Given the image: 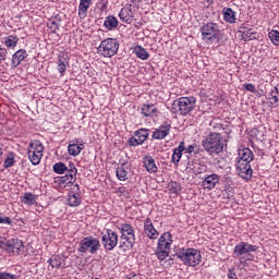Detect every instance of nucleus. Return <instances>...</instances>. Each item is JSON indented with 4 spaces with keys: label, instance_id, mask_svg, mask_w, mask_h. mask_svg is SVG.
<instances>
[{
    "label": "nucleus",
    "instance_id": "45",
    "mask_svg": "<svg viewBox=\"0 0 279 279\" xmlns=\"http://www.w3.org/2000/svg\"><path fill=\"white\" fill-rule=\"evenodd\" d=\"M252 34H254V33H251L250 31H244V32H242V38H243V40H245V41L251 40Z\"/></svg>",
    "mask_w": 279,
    "mask_h": 279
},
{
    "label": "nucleus",
    "instance_id": "53",
    "mask_svg": "<svg viewBox=\"0 0 279 279\" xmlns=\"http://www.w3.org/2000/svg\"><path fill=\"white\" fill-rule=\"evenodd\" d=\"M0 247H5V242L0 240Z\"/></svg>",
    "mask_w": 279,
    "mask_h": 279
},
{
    "label": "nucleus",
    "instance_id": "27",
    "mask_svg": "<svg viewBox=\"0 0 279 279\" xmlns=\"http://www.w3.org/2000/svg\"><path fill=\"white\" fill-rule=\"evenodd\" d=\"M48 263L52 269H60L62 267V257L60 255H52Z\"/></svg>",
    "mask_w": 279,
    "mask_h": 279
},
{
    "label": "nucleus",
    "instance_id": "4",
    "mask_svg": "<svg viewBox=\"0 0 279 279\" xmlns=\"http://www.w3.org/2000/svg\"><path fill=\"white\" fill-rule=\"evenodd\" d=\"M173 256L180 258L187 267H197L202 263V253L195 248H179Z\"/></svg>",
    "mask_w": 279,
    "mask_h": 279
},
{
    "label": "nucleus",
    "instance_id": "15",
    "mask_svg": "<svg viewBox=\"0 0 279 279\" xmlns=\"http://www.w3.org/2000/svg\"><path fill=\"white\" fill-rule=\"evenodd\" d=\"M169 132H171V124H167L165 122L154 131L153 138L156 141H162V138H167V136H169Z\"/></svg>",
    "mask_w": 279,
    "mask_h": 279
},
{
    "label": "nucleus",
    "instance_id": "31",
    "mask_svg": "<svg viewBox=\"0 0 279 279\" xmlns=\"http://www.w3.org/2000/svg\"><path fill=\"white\" fill-rule=\"evenodd\" d=\"M69 206H80L82 204V198L80 194L70 193L68 198Z\"/></svg>",
    "mask_w": 279,
    "mask_h": 279
},
{
    "label": "nucleus",
    "instance_id": "10",
    "mask_svg": "<svg viewBox=\"0 0 279 279\" xmlns=\"http://www.w3.org/2000/svg\"><path fill=\"white\" fill-rule=\"evenodd\" d=\"M119 244V235L114 231L108 229L107 234L102 236V245L109 252L117 247Z\"/></svg>",
    "mask_w": 279,
    "mask_h": 279
},
{
    "label": "nucleus",
    "instance_id": "55",
    "mask_svg": "<svg viewBox=\"0 0 279 279\" xmlns=\"http://www.w3.org/2000/svg\"><path fill=\"white\" fill-rule=\"evenodd\" d=\"M75 186H76L77 189H80V185H78V184H75Z\"/></svg>",
    "mask_w": 279,
    "mask_h": 279
},
{
    "label": "nucleus",
    "instance_id": "39",
    "mask_svg": "<svg viewBox=\"0 0 279 279\" xmlns=\"http://www.w3.org/2000/svg\"><path fill=\"white\" fill-rule=\"evenodd\" d=\"M208 168L206 167V165H202V163H194V168L193 171L196 175H199V173H206V170Z\"/></svg>",
    "mask_w": 279,
    "mask_h": 279
},
{
    "label": "nucleus",
    "instance_id": "32",
    "mask_svg": "<svg viewBox=\"0 0 279 279\" xmlns=\"http://www.w3.org/2000/svg\"><path fill=\"white\" fill-rule=\"evenodd\" d=\"M60 23H62V20L60 17L56 16L54 19L49 20L47 23L49 29H51L53 33H56L57 29H60Z\"/></svg>",
    "mask_w": 279,
    "mask_h": 279
},
{
    "label": "nucleus",
    "instance_id": "9",
    "mask_svg": "<svg viewBox=\"0 0 279 279\" xmlns=\"http://www.w3.org/2000/svg\"><path fill=\"white\" fill-rule=\"evenodd\" d=\"M203 40L213 41L217 40V36H219V25L216 23H207L201 28Z\"/></svg>",
    "mask_w": 279,
    "mask_h": 279
},
{
    "label": "nucleus",
    "instance_id": "56",
    "mask_svg": "<svg viewBox=\"0 0 279 279\" xmlns=\"http://www.w3.org/2000/svg\"><path fill=\"white\" fill-rule=\"evenodd\" d=\"M228 199H230V194L227 196Z\"/></svg>",
    "mask_w": 279,
    "mask_h": 279
},
{
    "label": "nucleus",
    "instance_id": "37",
    "mask_svg": "<svg viewBox=\"0 0 279 279\" xmlns=\"http://www.w3.org/2000/svg\"><path fill=\"white\" fill-rule=\"evenodd\" d=\"M23 202L28 206H34V204H36V195L32 194V192H27L24 194Z\"/></svg>",
    "mask_w": 279,
    "mask_h": 279
},
{
    "label": "nucleus",
    "instance_id": "7",
    "mask_svg": "<svg viewBox=\"0 0 279 279\" xmlns=\"http://www.w3.org/2000/svg\"><path fill=\"white\" fill-rule=\"evenodd\" d=\"M118 51L119 40L114 38L104 39L97 48V53L104 56V58H112V56H117Z\"/></svg>",
    "mask_w": 279,
    "mask_h": 279
},
{
    "label": "nucleus",
    "instance_id": "43",
    "mask_svg": "<svg viewBox=\"0 0 279 279\" xmlns=\"http://www.w3.org/2000/svg\"><path fill=\"white\" fill-rule=\"evenodd\" d=\"M7 56H8V49L0 46V62L5 61Z\"/></svg>",
    "mask_w": 279,
    "mask_h": 279
},
{
    "label": "nucleus",
    "instance_id": "54",
    "mask_svg": "<svg viewBox=\"0 0 279 279\" xmlns=\"http://www.w3.org/2000/svg\"><path fill=\"white\" fill-rule=\"evenodd\" d=\"M3 155V149L2 148H0V156H2Z\"/></svg>",
    "mask_w": 279,
    "mask_h": 279
},
{
    "label": "nucleus",
    "instance_id": "35",
    "mask_svg": "<svg viewBox=\"0 0 279 279\" xmlns=\"http://www.w3.org/2000/svg\"><path fill=\"white\" fill-rule=\"evenodd\" d=\"M31 151H35V154H39L43 156V151H45V146H43V143L35 142L29 144Z\"/></svg>",
    "mask_w": 279,
    "mask_h": 279
},
{
    "label": "nucleus",
    "instance_id": "23",
    "mask_svg": "<svg viewBox=\"0 0 279 279\" xmlns=\"http://www.w3.org/2000/svg\"><path fill=\"white\" fill-rule=\"evenodd\" d=\"M128 171H130V167H128V163H121L116 171L118 180H120L121 182H125V180H128Z\"/></svg>",
    "mask_w": 279,
    "mask_h": 279
},
{
    "label": "nucleus",
    "instance_id": "49",
    "mask_svg": "<svg viewBox=\"0 0 279 279\" xmlns=\"http://www.w3.org/2000/svg\"><path fill=\"white\" fill-rule=\"evenodd\" d=\"M0 223H8L10 226V223H12V220L10 219V217H0Z\"/></svg>",
    "mask_w": 279,
    "mask_h": 279
},
{
    "label": "nucleus",
    "instance_id": "51",
    "mask_svg": "<svg viewBox=\"0 0 279 279\" xmlns=\"http://www.w3.org/2000/svg\"><path fill=\"white\" fill-rule=\"evenodd\" d=\"M194 149H195V146L190 145V146L186 148V154H193Z\"/></svg>",
    "mask_w": 279,
    "mask_h": 279
},
{
    "label": "nucleus",
    "instance_id": "11",
    "mask_svg": "<svg viewBox=\"0 0 279 279\" xmlns=\"http://www.w3.org/2000/svg\"><path fill=\"white\" fill-rule=\"evenodd\" d=\"M147 138H149V130L140 129L135 132V136L131 137L129 140V145L131 147H136L138 145H143V143H145V141H147Z\"/></svg>",
    "mask_w": 279,
    "mask_h": 279
},
{
    "label": "nucleus",
    "instance_id": "21",
    "mask_svg": "<svg viewBox=\"0 0 279 279\" xmlns=\"http://www.w3.org/2000/svg\"><path fill=\"white\" fill-rule=\"evenodd\" d=\"M104 27L108 32H112V29H117L119 27V20L114 15H108L105 19Z\"/></svg>",
    "mask_w": 279,
    "mask_h": 279
},
{
    "label": "nucleus",
    "instance_id": "1",
    "mask_svg": "<svg viewBox=\"0 0 279 279\" xmlns=\"http://www.w3.org/2000/svg\"><path fill=\"white\" fill-rule=\"evenodd\" d=\"M238 163L236 171L240 178L243 180H252V160H254V153L250 148H240L238 150Z\"/></svg>",
    "mask_w": 279,
    "mask_h": 279
},
{
    "label": "nucleus",
    "instance_id": "28",
    "mask_svg": "<svg viewBox=\"0 0 279 279\" xmlns=\"http://www.w3.org/2000/svg\"><path fill=\"white\" fill-rule=\"evenodd\" d=\"M134 53L140 58V60H147L149 58V52L143 48V46H136L134 48Z\"/></svg>",
    "mask_w": 279,
    "mask_h": 279
},
{
    "label": "nucleus",
    "instance_id": "3",
    "mask_svg": "<svg viewBox=\"0 0 279 279\" xmlns=\"http://www.w3.org/2000/svg\"><path fill=\"white\" fill-rule=\"evenodd\" d=\"M195 104H197L195 97H181L172 102L171 112L186 117V114L195 110Z\"/></svg>",
    "mask_w": 279,
    "mask_h": 279
},
{
    "label": "nucleus",
    "instance_id": "34",
    "mask_svg": "<svg viewBox=\"0 0 279 279\" xmlns=\"http://www.w3.org/2000/svg\"><path fill=\"white\" fill-rule=\"evenodd\" d=\"M28 158H29L32 165H40L43 155H39L38 153H36L34 150H28Z\"/></svg>",
    "mask_w": 279,
    "mask_h": 279
},
{
    "label": "nucleus",
    "instance_id": "36",
    "mask_svg": "<svg viewBox=\"0 0 279 279\" xmlns=\"http://www.w3.org/2000/svg\"><path fill=\"white\" fill-rule=\"evenodd\" d=\"M66 168L68 167L64 165V162H57L52 167L54 173H58L59 175L64 174L68 171Z\"/></svg>",
    "mask_w": 279,
    "mask_h": 279
},
{
    "label": "nucleus",
    "instance_id": "18",
    "mask_svg": "<svg viewBox=\"0 0 279 279\" xmlns=\"http://www.w3.org/2000/svg\"><path fill=\"white\" fill-rule=\"evenodd\" d=\"M171 243H173V241L171 240V233L169 232H165L158 241L157 244V250H171Z\"/></svg>",
    "mask_w": 279,
    "mask_h": 279
},
{
    "label": "nucleus",
    "instance_id": "52",
    "mask_svg": "<svg viewBox=\"0 0 279 279\" xmlns=\"http://www.w3.org/2000/svg\"><path fill=\"white\" fill-rule=\"evenodd\" d=\"M65 175H71V166H69L65 170Z\"/></svg>",
    "mask_w": 279,
    "mask_h": 279
},
{
    "label": "nucleus",
    "instance_id": "48",
    "mask_svg": "<svg viewBox=\"0 0 279 279\" xmlns=\"http://www.w3.org/2000/svg\"><path fill=\"white\" fill-rule=\"evenodd\" d=\"M170 187L172 189V191H180V183L171 182Z\"/></svg>",
    "mask_w": 279,
    "mask_h": 279
},
{
    "label": "nucleus",
    "instance_id": "6",
    "mask_svg": "<svg viewBox=\"0 0 279 279\" xmlns=\"http://www.w3.org/2000/svg\"><path fill=\"white\" fill-rule=\"evenodd\" d=\"M258 246L250 244L247 242H241L234 246L233 254L235 258H240V263H247V260H254L252 252H256Z\"/></svg>",
    "mask_w": 279,
    "mask_h": 279
},
{
    "label": "nucleus",
    "instance_id": "46",
    "mask_svg": "<svg viewBox=\"0 0 279 279\" xmlns=\"http://www.w3.org/2000/svg\"><path fill=\"white\" fill-rule=\"evenodd\" d=\"M244 88H246L250 93H256V87L252 83L245 84Z\"/></svg>",
    "mask_w": 279,
    "mask_h": 279
},
{
    "label": "nucleus",
    "instance_id": "44",
    "mask_svg": "<svg viewBox=\"0 0 279 279\" xmlns=\"http://www.w3.org/2000/svg\"><path fill=\"white\" fill-rule=\"evenodd\" d=\"M99 10L100 12H106V10H108V0H101L99 2Z\"/></svg>",
    "mask_w": 279,
    "mask_h": 279
},
{
    "label": "nucleus",
    "instance_id": "5",
    "mask_svg": "<svg viewBox=\"0 0 279 279\" xmlns=\"http://www.w3.org/2000/svg\"><path fill=\"white\" fill-rule=\"evenodd\" d=\"M120 250L122 252H128V250H132L134 244L136 243V235L134 234V227L130 223H122L120 227Z\"/></svg>",
    "mask_w": 279,
    "mask_h": 279
},
{
    "label": "nucleus",
    "instance_id": "16",
    "mask_svg": "<svg viewBox=\"0 0 279 279\" xmlns=\"http://www.w3.org/2000/svg\"><path fill=\"white\" fill-rule=\"evenodd\" d=\"M84 149V144H80V140H72L69 143L68 151L70 156H80Z\"/></svg>",
    "mask_w": 279,
    "mask_h": 279
},
{
    "label": "nucleus",
    "instance_id": "22",
    "mask_svg": "<svg viewBox=\"0 0 279 279\" xmlns=\"http://www.w3.org/2000/svg\"><path fill=\"white\" fill-rule=\"evenodd\" d=\"M93 0H80L78 4V16L80 19H86L88 8H90Z\"/></svg>",
    "mask_w": 279,
    "mask_h": 279
},
{
    "label": "nucleus",
    "instance_id": "19",
    "mask_svg": "<svg viewBox=\"0 0 279 279\" xmlns=\"http://www.w3.org/2000/svg\"><path fill=\"white\" fill-rule=\"evenodd\" d=\"M27 58V51L24 49H20L17 50L11 59V69H16V66H19V64H21V62H23V60H25Z\"/></svg>",
    "mask_w": 279,
    "mask_h": 279
},
{
    "label": "nucleus",
    "instance_id": "33",
    "mask_svg": "<svg viewBox=\"0 0 279 279\" xmlns=\"http://www.w3.org/2000/svg\"><path fill=\"white\" fill-rule=\"evenodd\" d=\"M119 19L123 22V23H132V15H130V11L128 9H121L120 13H119Z\"/></svg>",
    "mask_w": 279,
    "mask_h": 279
},
{
    "label": "nucleus",
    "instance_id": "38",
    "mask_svg": "<svg viewBox=\"0 0 279 279\" xmlns=\"http://www.w3.org/2000/svg\"><path fill=\"white\" fill-rule=\"evenodd\" d=\"M268 38L271 40L272 44H275L277 47H279V32L278 31H270L268 33Z\"/></svg>",
    "mask_w": 279,
    "mask_h": 279
},
{
    "label": "nucleus",
    "instance_id": "25",
    "mask_svg": "<svg viewBox=\"0 0 279 279\" xmlns=\"http://www.w3.org/2000/svg\"><path fill=\"white\" fill-rule=\"evenodd\" d=\"M2 43L3 45H5V47H8V49H14V47L19 45V37L14 35H10V36L3 37Z\"/></svg>",
    "mask_w": 279,
    "mask_h": 279
},
{
    "label": "nucleus",
    "instance_id": "20",
    "mask_svg": "<svg viewBox=\"0 0 279 279\" xmlns=\"http://www.w3.org/2000/svg\"><path fill=\"white\" fill-rule=\"evenodd\" d=\"M186 147L184 145V142H181L179 146L173 149V154L171 157V162H173V165L178 166V163L182 159V151H184Z\"/></svg>",
    "mask_w": 279,
    "mask_h": 279
},
{
    "label": "nucleus",
    "instance_id": "14",
    "mask_svg": "<svg viewBox=\"0 0 279 279\" xmlns=\"http://www.w3.org/2000/svg\"><path fill=\"white\" fill-rule=\"evenodd\" d=\"M7 252H12L13 254H21V248L23 247V241L19 239H11L4 243L2 246Z\"/></svg>",
    "mask_w": 279,
    "mask_h": 279
},
{
    "label": "nucleus",
    "instance_id": "41",
    "mask_svg": "<svg viewBox=\"0 0 279 279\" xmlns=\"http://www.w3.org/2000/svg\"><path fill=\"white\" fill-rule=\"evenodd\" d=\"M156 256L159 260H165L169 256V250H158L156 251Z\"/></svg>",
    "mask_w": 279,
    "mask_h": 279
},
{
    "label": "nucleus",
    "instance_id": "24",
    "mask_svg": "<svg viewBox=\"0 0 279 279\" xmlns=\"http://www.w3.org/2000/svg\"><path fill=\"white\" fill-rule=\"evenodd\" d=\"M144 167L148 173H156L158 171V167H156V161L151 158V156H146L144 158Z\"/></svg>",
    "mask_w": 279,
    "mask_h": 279
},
{
    "label": "nucleus",
    "instance_id": "13",
    "mask_svg": "<svg viewBox=\"0 0 279 279\" xmlns=\"http://www.w3.org/2000/svg\"><path fill=\"white\" fill-rule=\"evenodd\" d=\"M77 180V168L75 163H70V174L60 177L58 182L59 184H73Z\"/></svg>",
    "mask_w": 279,
    "mask_h": 279
},
{
    "label": "nucleus",
    "instance_id": "8",
    "mask_svg": "<svg viewBox=\"0 0 279 279\" xmlns=\"http://www.w3.org/2000/svg\"><path fill=\"white\" fill-rule=\"evenodd\" d=\"M99 247H101L99 240L95 239L94 236H87L80 242L78 252L82 254H86V252H89V254H95L96 252H99Z\"/></svg>",
    "mask_w": 279,
    "mask_h": 279
},
{
    "label": "nucleus",
    "instance_id": "42",
    "mask_svg": "<svg viewBox=\"0 0 279 279\" xmlns=\"http://www.w3.org/2000/svg\"><path fill=\"white\" fill-rule=\"evenodd\" d=\"M0 279H19V277L9 272H0Z\"/></svg>",
    "mask_w": 279,
    "mask_h": 279
},
{
    "label": "nucleus",
    "instance_id": "17",
    "mask_svg": "<svg viewBox=\"0 0 279 279\" xmlns=\"http://www.w3.org/2000/svg\"><path fill=\"white\" fill-rule=\"evenodd\" d=\"M144 233L148 239H158V231L154 228V223L150 218H147L144 222Z\"/></svg>",
    "mask_w": 279,
    "mask_h": 279
},
{
    "label": "nucleus",
    "instance_id": "47",
    "mask_svg": "<svg viewBox=\"0 0 279 279\" xmlns=\"http://www.w3.org/2000/svg\"><path fill=\"white\" fill-rule=\"evenodd\" d=\"M279 98L276 95H272L270 98L271 106H278Z\"/></svg>",
    "mask_w": 279,
    "mask_h": 279
},
{
    "label": "nucleus",
    "instance_id": "12",
    "mask_svg": "<svg viewBox=\"0 0 279 279\" xmlns=\"http://www.w3.org/2000/svg\"><path fill=\"white\" fill-rule=\"evenodd\" d=\"M219 180H221V177L217 173L205 174L202 186L207 189V191H213V189L219 184Z\"/></svg>",
    "mask_w": 279,
    "mask_h": 279
},
{
    "label": "nucleus",
    "instance_id": "30",
    "mask_svg": "<svg viewBox=\"0 0 279 279\" xmlns=\"http://www.w3.org/2000/svg\"><path fill=\"white\" fill-rule=\"evenodd\" d=\"M66 66H69V60L64 57L59 56L58 60V71L61 75H64V72L66 71Z\"/></svg>",
    "mask_w": 279,
    "mask_h": 279
},
{
    "label": "nucleus",
    "instance_id": "26",
    "mask_svg": "<svg viewBox=\"0 0 279 279\" xmlns=\"http://www.w3.org/2000/svg\"><path fill=\"white\" fill-rule=\"evenodd\" d=\"M223 20L226 23H234L236 21V15L231 8L223 9Z\"/></svg>",
    "mask_w": 279,
    "mask_h": 279
},
{
    "label": "nucleus",
    "instance_id": "2",
    "mask_svg": "<svg viewBox=\"0 0 279 279\" xmlns=\"http://www.w3.org/2000/svg\"><path fill=\"white\" fill-rule=\"evenodd\" d=\"M202 147L208 156H219L223 151V137L219 133H210L202 141Z\"/></svg>",
    "mask_w": 279,
    "mask_h": 279
},
{
    "label": "nucleus",
    "instance_id": "50",
    "mask_svg": "<svg viewBox=\"0 0 279 279\" xmlns=\"http://www.w3.org/2000/svg\"><path fill=\"white\" fill-rule=\"evenodd\" d=\"M228 279H238L236 278V272H233L232 270L228 271Z\"/></svg>",
    "mask_w": 279,
    "mask_h": 279
},
{
    "label": "nucleus",
    "instance_id": "29",
    "mask_svg": "<svg viewBox=\"0 0 279 279\" xmlns=\"http://www.w3.org/2000/svg\"><path fill=\"white\" fill-rule=\"evenodd\" d=\"M158 112V109L155 105H143L142 107V114L144 117H151V114H156Z\"/></svg>",
    "mask_w": 279,
    "mask_h": 279
},
{
    "label": "nucleus",
    "instance_id": "40",
    "mask_svg": "<svg viewBox=\"0 0 279 279\" xmlns=\"http://www.w3.org/2000/svg\"><path fill=\"white\" fill-rule=\"evenodd\" d=\"M14 162H16V160L14 159V155H10L4 160V163H3L4 169H10V167H14Z\"/></svg>",
    "mask_w": 279,
    "mask_h": 279
}]
</instances>
